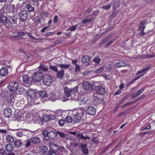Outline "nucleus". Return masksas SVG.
I'll return each mask as SVG.
<instances>
[{"label": "nucleus", "instance_id": "f257e3e1", "mask_svg": "<svg viewBox=\"0 0 155 155\" xmlns=\"http://www.w3.org/2000/svg\"><path fill=\"white\" fill-rule=\"evenodd\" d=\"M85 112L84 109L77 108L70 110L69 114L73 116L74 120L76 123H78L81 121Z\"/></svg>", "mask_w": 155, "mask_h": 155}, {"label": "nucleus", "instance_id": "f03ea898", "mask_svg": "<svg viewBox=\"0 0 155 155\" xmlns=\"http://www.w3.org/2000/svg\"><path fill=\"white\" fill-rule=\"evenodd\" d=\"M1 21L6 27L12 26V24H15L16 23L17 18L14 15L9 17L7 18L5 17H2L1 18Z\"/></svg>", "mask_w": 155, "mask_h": 155}, {"label": "nucleus", "instance_id": "7ed1b4c3", "mask_svg": "<svg viewBox=\"0 0 155 155\" xmlns=\"http://www.w3.org/2000/svg\"><path fill=\"white\" fill-rule=\"evenodd\" d=\"M40 142V138L37 137H34L31 139H29L25 145L26 147H28L30 146L33 147L34 144H37Z\"/></svg>", "mask_w": 155, "mask_h": 155}, {"label": "nucleus", "instance_id": "20e7f679", "mask_svg": "<svg viewBox=\"0 0 155 155\" xmlns=\"http://www.w3.org/2000/svg\"><path fill=\"white\" fill-rule=\"evenodd\" d=\"M42 73L40 71L35 72L31 77V81L39 82L42 79Z\"/></svg>", "mask_w": 155, "mask_h": 155}, {"label": "nucleus", "instance_id": "39448f33", "mask_svg": "<svg viewBox=\"0 0 155 155\" xmlns=\"http://www.w3.org/2000/svg\"><path fill=\"white\" fill-rule=\"evenodd\" d=\"M42 78L44 84L47 86H50L53 82L52 77L47 74L45 75Z\"/></svg>", "mask_w": 155, "mask_h": 155}, {"label": "nucleus", "instance_id": "423d86ee", "mask_svg": "<svg viewBox=\"0 0 155 155\" xmlns=\"http://www.w3.org/2000/svg\"><path fill=\"white\" fill-rule=\"evenodd\" d=\"M18 87V82L12 81L9 83L8 88L10 90L13 91L14 93Z\"/></svg>", "mask_w": 155, "mask_h": 155}, {"label": "nucleus", "instance_id": "0eeeda50", "mask_svg": "<svg viewBox=\"0 0 155 155\" xmlns=\"http://www.w3.org/2000/svg\"><path fill=\"white\" fill-rule=\"evenodd\" d=\"M49 146L50 149L49 151L57 152L58 153L61 151V150L60 148L56 144H54L53 143H50L49 144Z\"/></svg>", "mask_w": 155, "mask_h": 155}, {"label": "nucleus", "instance_id": "6e6552de", "mask_svg": "<svg viewBox=\"0 0 155 155\" xmlns=\"http://www.w3.org/2000/svg\"><path fill=\"white\" fill-rule=\"evenodd\" d=\"M20 20L22 21L26 20L28 17V12L25 10L21 11L19 15Z\"/></svg>", "mask_w": 155, "mask_h": 155}, {"label": "nucleus", "instance_id": "1a4fd4ad", "mask_svg": "<svg viewBox=\"0 0 155 155\" xmlns=\"http://www.w3.org/2000/svg\"><path fill=\"white\" fill-rule=\"evenodd\" d=\"M96 93L99 95H103L105 92V89L104 87L101 86H98L95 88Z\"/></svg>", "mask_w": 155, "mask_h": 155}, {"label": "nucleus", "instance_id": "9d476101", "mask_svg": "<svg viewBox=\"0 0 155 155\" xmlns=\"http://www.w3.org/2000/svg\"><path fill=\"white\" fill-rule=\"evenodd\" d=\"M12 111L9 107H7L4 110L3 114L6 117H10L12 115Z\"/></svg>", "mask_w": 155, "mask_h": 155}, {"label": "nucleus", "instance_id": "9b49d317", "mask_svg": "<svg viewBox=\"0 0 155 155\" xmlns=\"http://www.w3.org/2000/svg\"><path fill=\"white\" fill-rule=\"evenodd\" d=\"M15 97V94L14 93H11L6 97V101L8 103H14Z\"/></svg>", "mask_w": 155, "mask_h": 155}, {"label": "nucleus", "instance_id": "f8f14e48", "mask_svg": "<svg viewBox=\"0 0 155 155\" xmlns=\"http://www.w3.org/2000/svg\"><path fill=\"white\" fill-rule=\"evenodd\" d=\"M96 112L95 109L93 107H88L86 113L89 115H94Z\"/></svg>", "mask_w": 155, "mask_h": 155}, {"label": "nucleus", "instance_id": "ddd939ff", "mask_svg": "<svg viewBox=\"0 0 155 155\" xmlns=\"http://www.w3.org/2000/svg\"><path fill=\"white\" fill-rule=\"evenodd\" d=\"M8 73L7 68L6 67H3L0 69V76L3 77L6 75Z\"/></svg>", "mask_w": 155, "mask_h": 155}, {"label": "nucleus", "instance_id": "4468645a", "mask_svg": "<svg viewBox=\"0 0 155 155\" xmlns=\"http://www.w3.org/2000/svg\"><path fill=\"white\" fill-rule=\"evenodd\" d=\"M151 65L150 64H148L147 65L146 67L143 68V69L141 70L140 71H138L137 73V75H138L142 73H143V74H144L146 73L147 71H148L151 68Z\"/></svg>", "mask_w": 155, "mask_h": 155}, {"label": "nucleus", "instance_id": "2eb2a0df", "mask_svg": "<svg viewBox=\"0 0 155 155\" xmlns=\"http://www.w3.org/2000/svg\"><path fill=\"white\" fill-rule=\"evenodd\" d=\"M151 65L150 64H148L147 65L146 67L143 68V69L141 70L140 71H138L137 73V75H138L142 73H143V74H144L146 73L147 71H148L151 68Z\"/></svg>", "mask_w": 155, "mask_h": 155}, {"label": "nucleus", "instance_id": "dca6fc26", "mask_svg": "<svg viewBox=\"0 0 155 155\" xmlns=\"http://www.w3.org/2000/svg\"><path fill=\"white\" fill-rule=\"evenodd\" d=\"M57 78L60 79H62L64 75V71L63 69H61L59 71L58 70L57 72Z\"/></svg>", "mask_w": 155, "mask_h": 155}, {"label": "nucleus", "instance_id": "f3484780", "mask_svg": "<svg viewBox=\"0 0 155 155\" xmlns=\"http://www.w3.org/2000/svg\"><path fill=\"white\" fill-rule=\"evenodd\" d=\"M14 142V144L16 148L20 147L23 145V143L20 140L18 139L15 140Z\"/></svg>", "mask_w": 155, "mask_h": 155}, {"label": "nucleus", "instance_id": "a211bd4d", "mask_svg": "<svg viewBox=\"0 0 155 155\" xmlns=\"http://www.w3.org/2000/svg\"><path fill=\"white\" fill-rule=\"evenodd\" d=\"M5 139L6 141L9 143H12L14 140V137L12 136L9 134L6 136Z\"/></svg>", "mask_w": 155, "mask_h": 155}, {"label": "nucleus", "instance_id": "6ab92c4d", "mask_svg": "<svg viewBox=\"0 0 155 155\" xmlns=\"http://www.w3.org/2000/svg\"><path fill=\"white\" fill-rule=\"evenodd\" d=\"M144 88H142L138 90L136 92L132 94L131 97L133 98H135L139 96L144 91Z\"/></svg>", "mask_w": 155, "mask_h": 155}, {"label": "nucleus", "instance_id": "aec40b11", "mask_svg": "<svg viewBox=\"0 0 155 155\" xmlns=\"http://www.w3.org/2000/svg\"><path fill=\"white\" fill-rule=\"evenodd\" d=\"M84 89L85 90H88L91 87V84L88 82H84L82 85Z\"/></svg>", "mask_w": 155, "mask_h": 155}, {"label": "nucleus", "instance_id": "412c9836", "mask_svg": "<svg viewBox=\"0 0 155 155\" xmlns=\"http://www.w3.org/2000/svg\"><path fill=\"white\" fill-rule=\"evenodd\" d=\"M90 60V57L89 55H84L81 59V62L84 63H88Z\"/></svg>", "mask_w": 155, "mask_h": 155}, {"label": "nucleus", "instance_id": "4be33fe9", "mask_svg": "<svg viewBox=\"0 0 155 155\" xmlns=\"http://www.w3.org/2000/svg\"><path fill=\"white\" fill-rule=\"evenodd\" d=\"M22 79L23 81L26 84L29 83L31 81L30 80L31 79L29 78L28 75L26 74H24L23 75Z\"/></svg>", "mask_w": 155, "mask_h": 155}, {"label": "nucleus", "instance_id": "5701e85b", "mask_svg": "<svg viewBox=\"0 0 155 155\" xmlns=\"http://www.w3.org/2000/svg\"><path fill=\"white\" fill-rule=\"evenodd\" d=\"M15 92V93L17 94H22L23 92L25 91V90L22 87H21L18 86V87H17Z\"/></svg>", "mask_w": 155, "mask_h": 155}, {"label": "nucleus", "instance_id": "b1692460", "mask_svg": "<svg viewBox=\"0 0 155 155\" xmlns=\"http://www.w3.org/2000/svg\"><path fill=\"white\" fill-rule=\"evenodd\" d=\"M5 149L6 150L9 152H12L14 149L13 146L11 144L9 143L7 144L5 146Z\"/></svg>", "mask_w": 155, "mask_h": 155}, {"label": "nucleus", "instance_id": "393cba45", "mask_svg": "<svg viewBox=\"0 0 155 155\" xmlns=\"http://www.w3.org/2000/svg\"><path fill=\"white\" fill-rule=\"evenodd\" d=\"M56 136V134L55 132L53 131H48V137L49 139H53Z\"/></svg>", "mask_w": 155, "mask_h": 155}, {"label": "nucleus", "instance_id": "a878e982", "mask_svg": "<svg viewBox=\"0 0 155 155\" xmlns=\"http://www.w3.org/2000/svg\"><path fill=\"white\" fill-rule=\"evenodd\" d=\"M116 7H113V12L110 15L111 18H114L118 13L119 11L116 10Z\"/></svg>", "mask_w": 155, "mask_h": 155}, {"label": "nucleus", "instance_id": "bb28decb", "mask_svg": "<svg viewBox=\"0 0 155 155\" xmlns=\"http://www.w3.org/2000/svg\"><path fill=\"white\" fill-rule=\"evenodd\" d=\"M125 65V63L122 61H117L115 64V66L118 68H120L122 67H124Z\"/></svg>", "mask_w": 155, "mask_h": 155}, {"label": "nucleus", "instance_id": "cd10ccee", "mask_svg": "<svg viewBox=\"0 0 155 155\" xmlns=\"http://www.w3.org/2000/svg\"><path fill=\"white\" fill-rule=\"evenodd\" d=\"M39 71H47L48 70V68L47 66H44L42 65L41 64L40 66H39Z\"/></svg>", "mask_w": 155, "mask_h": 155}, {"label": "nucleus", "instance_id": "c85d7f7f", "mask_svg": "<svg viewBox=\"0 0 155 155\" xmlns=\"http://www.w3.org/2000/svg\"><path fill=\"white\" fill-rule=\"evenodd\" d=\"M45 118H46L47 120H46V121H48L49 120H52L55 119V116L53 114H50L49 115H46L45 117Z\"/></svg>", "mask_w": 155, "mask_h": 155}, {"label": "nucleus", "instance_id": "c756f323", "mask_svg": "<svg viewBox=\"0 0 155 155\" xmlns=\"http://www.w3.org/2000/svg\"><path fill=\"white\" fill-rule=\"evenodd\" d=\"M48 147L45 146H40L39 147V150L42 153H45L48 151Z\"/></svg>", "mask_w": 155, "mask_h": 155}, {"label": "nucleus", "instance_id": "7c9ffc66", "mask_svg": "<svg viewBox=\"0 0 155 155\" xmlns=\"http://www.w3.org/2000/svg\"><path fill=\"white\" fill-rule=\"evenodd\" d=\"M112 38V36L111 34L108 35L106 37L103 39V40L102 41L101 45H103L108 40Z\"/></svg>", "mask_w": 155, "mask_h": 155}, {"label": "nucleus", "instance_id": "2f4dec72", "mask_svg": "<svg viewBox=\"0 0 155 155\" xmlns=\"http://www.w3.org/2000/svg\"><path fill=\"white\" fill-rule=\"evenodd\" d=\"M112 6V3H110L108 4L104 5L101 7V8L104 10L108 11L110 8Z\"/></svg>", "mask_w": 155, "mask_h": 155}, {"label": "nucleus", "instance_id": "473e14b6", "mask_svg": "<svg viewBox=\"0 0 155 155\" xmlns=\"http://www.w3.org/2000/svg\"><path fill=\"white\" fill-rule=\"evenodd\" d=\"M78 87H76L73 89H71V96L74 97L75 94L78 93Z\"/></svg>", "mask_w": 155, "mask_h": 155}, {"label": "nucleus", "instance_id": "72a5a7b5", "mask_svg": "<svg viewBox=\"0 0 155 155\" xmlns=\"http://www.w3.org/2000/svg\"><path fill=\"white\" fill-rule=\"evenodd\" d=\"M98 56H95L93 59V61L97 64H99L101 60V58Z\"/></svg>", "mask_w": 155, "mask_h": 155}, {"label": "nucleus", "instance_id": "f704fd0d", "mask_svg": "<svg viewBox=\"0 0 155 155\" xmlns=\"http://www.w3.org/2000/svg\"><path fill=\"white\" fill-rule=\"evenodd\" d=\"M64 91L67 97L71 96V89L66 87L64 88Z\"/></svg>", "mask_w": 155, "mask_h": 155}, {"label": "nucleus", "instance_id": "c9c22d12", "mask_svg": "<svg viewBox=\"0 0 155 155\" xmlns=\"http://www.w3.org/2000/svg\"><path fill=\"white\" fill-rule=\"evenodd\" d=\"M145 28V27L144 25V23L143 21H141L140 22V25L139 26L138 30L139 31H144Z\"/></svg>", "mask_w": 155, "mask_h": 155}, {"label": "nucleus", "instance_id": "e433bc0d", "mask_svg": "<svg viewBox=\"0 0 155 155\" xmlns=\"http://www.w3.org/2000/svg\"><path fill=\"white\" fill-rule=\"evenodd\" d=\"M114 2L113 7H118L120 6L119 0H113Z\"/></svg>", "mask_w": 155, "mask_h": 155}, {"label": "nucleus", "instance_id": "4c0bfd02", "mask_svg": "<svg viewBox=\"0 0 155 155\" xmlns=\"http://www.w3.org/2000/svg\"><path fill=\"white\" fill-rule=\"evenodd\" d=\"M39 95L41 97L44 98L47 96V94L45 91H41L39 92Z\"/></svg>", "mask_w": 155, "mask_h": 155}, {"label": "nucleus", "instance_id": "58836bf2", "mask_svg": "<svg viewBox=\"0 0 155 155\" xmlns=\"http://www.w3.org/2000/svg\"><path fill=\"white\" fill-rule=\"evenodd\" d=\"M98 94L97 93H94V99L95 101H97L100 102H101V99L100 98V97L98 96Z\"/></svg>", "mask_w": 155, "mask_h": 155}, {"label": "nucleus", "instance_id": "ea45409f", "mask_svg": "<svg viewBox=\"0 0 155 155\" xmlns=\"http://www.w3.org/2000/svg\"><path fill=\"white\" fill-rule=\"evenodd\" d=\"M26 8L29 12H33L34 10V8L29 4H28L26 5Z\"/></svg>", "mask_w": 155, "mask_h": 155}, {"label": "nucleus", "instance_id": "a19ab883", "mask_svg": "<svg viewBox=\"0 0 155 155\" xmlns=\"http://www.w3.org/2000/svg\"><path fill=\"white\" fill-rule=\"evenodd\" d=\"M114 143V142L113 141L111 143H110L108 145H107L104 148L102 149V150L101 151V153L102 154L104 153L107 150V149L111 145H113Z\"/></svg>", "mask_w": 155, "mask_h": 155}, {"label": "nucleus", "instance_id": "79ce46f5", "mask_svg": "<svg viewBox=\"0 0 155 155\" xmlns=\"http://www.w3.org/2000/svg\"><path fill=\"white\" fill-rule=\"evenodd\" d=\"M49 67L50 69L52 71L55 72L58 71V69L56 66L50 65Z\"/></svg>", "mask_w": 155, "mask_h": 155}, {"label": "nucleus", "instance_id": "37998d69", "mask_svg": "<svg viewBox=\"0 0 155 155\" xmlns=\"http://www.w3.org/2000/svg\"><path fill=\"white\" fill-rule=\"evenodd\" d=\"M73 120L72 117L70 116H67L65 118V120L68 123H71Z\"/></svg>", "mask_w": 155, "mask_h": 155}, {"label": "nucleus", "instance_id": "c03bdc74", "mask_svg": "<svg viewBox=\"0 0 155 155\" xmlns=\"http://www.w3.org/2000/svg\"><path fill=\"white\" fill-rule=\"evenodd\" d=\"M104 66H103L102 67H101L97 69L95 71V72L96 73L98 74L101 73L104 70Z\"/></svg>", "mask_w": 155, "mask_h": 155}, {"label": "nucleus", "instance_id": "a18cd8bd", "mask_svg": "<svg viewBox=\"0 0 155 155\" xmlns=\"http://www.w3.org/2000/svg\"><path fill=\"white\" fill-rule=\"evenodd\" d=\"M59 65L61 68L67 69L69 67L70 65L69 64H59Z\"/></svg>", "mask_w": 155, "mask_h": 155}, {"label": "nucleus", "instance_id": "49530a36", "mask_svg": "<svg viewBox=\"0 0 155 155\" xmlns=\"http://www.w3.org/2000/svg\"><path fill=\"white\" fill-rule=\"evenodd\" d=\"M13 117L15 118V120H19L21 118V116L18 114H15L14 115Z\"/></svg>", "mask_w": 155, "mask_h": 155}, {"label": "nucleus", "instance_id": "de8ad7c7", "mask_svg": "<svg viewBox=\"0 0 155 155\" xmlns=\"http://www.w3.org/2000/svg\"><path fill=\"white\" fill-rule=\"evenodd\" d=\"M112 68V66L111 64H109L108 66L106 68V71L110 72L111 71Z\"/></svg>", "mask_w": 155, "mask_h": 155}, {"label": "nucleus", "instance_id": "09e8293b", "mask_svg": "<svg viewBox=\"0 0 155 155\" xmlns=\"http://www.w3.org/2000/svg\"><path fill=\"white\" fill-rule=\"evenodd\" d=\"M143 75V74H142L139 76L136 77L134 79H133L132 81L130 82V84H131L133 83H134L135 81L137 80L139 78H141Z\"/></svg>", "mask_w": 155, "mask_h": 155}, {"label": "nucleus", "instance_id": "8fccbe9b", "mask_svg": "<svg viewBox=\"0 0 155 155\" xmlns=\"http://www.w3.org/2000/svg\"><path fill=\"white\" fill-rule=\"evenodd\" d=\"M92 11V8L91 7H89L88 9L87 10L85 11L83 13L85 15L89 13Z\"/></svg>", "mask_w": 155, "mask_h": 155}, {"label": "nucleus", "instance_id": "3c124183", "mask_svg": "<svg viewBox=\"0 0 155 155\" xmlns=\"http://www.w3.org/2000/svg\"><path fill=\"white\" fill-rule=\"evenodd\" d=\"M48 131L46 130H44L42 132V134L45 137H48Z\"/></svg>", "mask_w": 155, "mask_h": 155}, {"label": "nucleus", "instance_id": "603ef678", "mask_svg": "<svg viewBox=\"0 0 155 155\" xmlns=\"http://www.w3.org/2000/svg\"><path fill=\"white\" fill-rule=\"evenodd\" d=\"M7 153L5 150L3 149H0V155H6Z\"/></svg>", "mask_w": 155, "mask_h": 155}, {"label": "nucleus", "instance_id": "864d4df0", "mask_svg": "<svg viewBox=\"0 0 155 155\" xmlns=\"http://www.w3.org/2000/svg\"><path fill=\"white\" fill-rule=\"evenodd\" d=\"M53 21V22L54 24H56L58 22V16L57 15H55L54 17Z\"/></svg>", "mask_w": 155, "mask_h": 155}, {"label": "nucleus", "instance_id": "5fc2aeb1", "mask_svg": "<svg viewBox=\"0 0 155 155\" xmlns=\"http://www.w3.org/2000/svg\"><path fill=\"white\" fill-rule=\"evenodd\" d=\"M81 67L78 64H76L75 65V71L76 72L80 71Z\"/></svg>", "mask_w": 155, "mask_h": 155}, {"label": "nucleus", "instance_id": "6e6d98bb", "mask_svg": "<svg viewBox=\"0 0 155 155\" xmlns=\"http://www.w3.org/2000/svg\"><path fill=\"white\" fill-rule=\"evenodd\" d=\"M65 121L63 120H59L58 123L61 126H63L64 123Z\"/></svg>", "mask_w": 155, "mask_h": 155}, {"label": "nucleus", "instance_id": "4d7b16f0", "mask_svg": "<svg viewBox=\"0 0 155 155\" xmlns=\"http://www.w3.org/2000/svg\"><path fill=\"white\" fill-rule=\"evenodd\" d=\"M91 19H84L81 22L82 23L84 24L86 23L89 22L91 21Z\"/></svg>", "mask_w": 155, "mask_h": 155}, {"label": "nucleus", "instance_id": "13d9d810", "mask_svg": "<svg viewBox=\"0 0 155 155\" xmlns=\"http://www.w3.org/2000/svg\"><path fill=\"white\" fill-rule=\"evenodd\" d=\"M151 128V126L150 124H149L147 126H146L145 127L142 129L141 128L140 129V130H148L150 129Z\"/></svg>", "mask_w": 155, "mask_h": 155}, {"label": "nucleus", "instance_id": "bf43d9fd", "mask_svg": "<svg viewBox=\"0 0 155 155\" xmlns=\"http://www.w3.org/2000/svg\"><path fill=\"white\" fill-rule=\"evenodd\" d=\"M79 137H81V139L84 140L90 139V137H88L87 136L84 137V136L83 135L81 134H80V136Z\"/></svg>", "mask_w": 155, "mask_h": 155}, {"label": "nucleus", "instance_id": "052dcab7", "mask_svg": "<svg viewBox=\"0 0 155 155\" xmlns=\"http://www.w3.org/2000/svg\"><path fill=\"white\" fill-rule=\"evenodd\" d=\"M82 151L83 153H84L85 155L87 154L88 153V150L87 148H85L83 149H82Z\"/></svg>", "mask_w": 155, "mask_h": 155}, {"label": "nucleus", "instance_id": "680f3d73", "mask_svg": "<svg viewBox=\"0 0 155 155\" xmlns=\"http://www.w3.org/2000/svg\"><path fill=\"white\" fill-rule=\"evenodd\" d=\"M49 26H46L44 27L42 29H41V31L42 32H44L46 31V30L47 29Z\"/></svg>", "mask_w": 155, "mask_h": 155}, {"label": "nucleus", "instance_id": "e2e57ef3", "mask_svg": "<svg viewBox=\"0 0 155 155\" xmlns=\"http://www.w3.org/2000/svg\"><path fill=\"white\" fill-rule=\"evenodd\" d=\"M79 144L80 143H78L75 142H74L71 145L74 147L76 148L78 146Z\"/></svg>", "mask_w": 155, "mask_h": 155}, {"label": "nucleus", "instance_id": "0e129e2a", "mask_svg": "<svg viewBox=\"0 0 155 155\" xmlns=\"http://www.w3.org/2000/svg\"><path fill=\"white\" fill-rule=\"evenodd\" d=\"M57 152H53L51 151H49V155H57Z\"/></svg>", "mask_w": 155, "mask_h": 155}, {"label": "nucleus", "instance_id": "69168bd1", "mask_svg": "<svg viewBox=\"0 0 155 155\" xmlns=\"http://www.w3.org/2000/svg\"><path fill=\"white\" fill-rule=\"evenodd\" d=\"M122 91L121 89H118L117 90L114 94L115 95H117L120 94L121 92Z\"/></svg>", "mask_w": 155, "mask_h": 155}, {"label": "nucleus", "instance_id": "338daca9", "mask_svg": "<svg viewBox=\"0 0 155 155\" xmlns=\"http://www.w3.org/2000/svg\"><path fill=\"white\" fill-rule=\"evenodd\" d=\"M80 147L82 149H83L86 148L87 145L86 144H81L80 145Z\"/></svg>", "mask_w": 155, "mask_h": 155}, {"label": "nucleus", "instance_id": "774afa93", "mask_svg": "<svg viewBox=\"0 0 155 155\" xmlns=\"http://www.w3.org/2000/svg\"><path fill=\"white\" fill-rule=\"evenodd\" d=\"M105 79L107 80H110V77L109 75H107L106 74H104L103 76Z\"/></svg>", "mask_w": 155, "mask_h": 155}]
</instances>
